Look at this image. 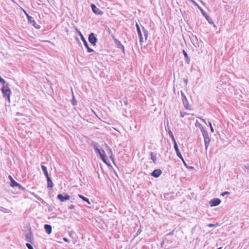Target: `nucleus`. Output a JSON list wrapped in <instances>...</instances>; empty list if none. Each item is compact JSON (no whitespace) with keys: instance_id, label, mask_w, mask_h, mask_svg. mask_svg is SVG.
Instances as JSON below:
<instances>
[{"instance_id":"f8f14e48","label":"nucleus","mask_w":249,"mask_h":249,"mask_svg":"<svg viewBox=\"0 0 249 249\" xmlns=\"http://www.w3.org/2000/svg\"><path fill=\"white\" fill-rule=\"evenodd\" d=\"M174 148L175 149V151L176 152L177 156L179 158H181V153H180V152L179 151V150L178 149V146L177 143L176 141H175Z\"/></svg>"},{"instance_id":"9d476101","label":"nucleus","mask_w":249,"mask_h":249,"mask_svg":"<svg viewBox=\"0 0 249 249\" xmlns=\"http://www.w3.org/2000/svg\"><path fill=\"white\" fill-rule=\"evenodd\" d=\"M203 137H204V139L205 148H206V149L207 150L209 146V143L210 142V139L209 137L208 134L207 133L203 134Z\"/></svg>"},{"instance_id":"412c9836","label":"nucleus","mask_w":249,"mask_h":249,"mask_svg":"<svg viewBox=\"0 0 249 249\" xmlns=\"http://www.w3.org/2000/svg\"><path fill=\"white\" fill-rule=\"evenodd\" d=\"M84 45L85 46V47L87 48L88 49V52L89 53H90V52H92L93 51V50L91 49H90L89 47V45L88 44V43L86 42V41H85L84 42Z\"/></svg>"},{"instance_id":"cd10ccee","label":"nucleus","mask_w":249,"mask_h":249,"mask_svg":"<svg viewBox=\"0 0 249 249\" xmlns=\"http://www.w3.org/2000/svg\"><path fill=\"white\" fill-rule=\"evenodd\" d=\"M151 159L154 162H156V158L155 157H152V156L151 157Z\"/></svg>"},{"instance_id":"1a4fd4ad","label":"nucleus","mask_w":249,"mask_h":249,"mask_svg":"<svg viewBox=\"0 0 249 249\" xmlns=\"http://www.w3.org/2000/svg\"><path fill=\"white\" fill-rule=\"evenodd\" d=\"M221 202V200L219 198H214L210 201V205L211 207L218 205Z\"/></svg>"},{"instance_id":"4c0bfd02","label":"nucleus","mask_w":249,"mask_h":249,"mask_svg":"<svg viewBox=\"0 0 249 249\" xmlns=\"http://www.w3.org/2000/svg\"><path fill=\"white\" fill-rule=\"evenodd\" d=\"M209 126H210V127L212 126V124L211 123H209Z\"/></svg>"},{"instance_id":"473e14b6","label":"nucleus","mask_w":249,"mask_h":249,"mask_svg":"<svg viewBox=\"0 0 249 249\" xmlns=\"http://www.w3.org/2000/svg\"><path fill=\"white\" fill-rule=\"evenodd\" d=\"M183 164L186 167H188V165H187V164L186 163L185 161H183Z\"/></svg>"},{"instance_id":"5701e85b","label":"nucleus","mask_w":249,"mask_h":249,"mask_svg":"<svg viewBox=\"0 0 249 249\" xmlns=\"http://www.w3.org/2000/svg\"><path fill=\"white\" fill-rule=\"evenodd\" d=\"M191 115L192 116H194V114H190L189 113H187L185 112H180V116L182 118L185 117V116H186V115Z\"/></svg>"},{"instance_id":"a211bd4d","label":"nucleus","mask_w":249,"mask_h":249,"mask_svg":"<svg viewBox=\"0 0 249 249\" xmlns=\"http://www.w3.org/2000/svg\"><path fill=\"white\" fill-rule=\"evenodd\" d=\"M78 196L79 198L82 199L83 201L87 202L89 204H90V202L89 200V199L86 197L84 196H83L81 195H78Z\"/></svg>"},{"instance_id":"7ed1b4c3","label":"nucleus","mask_w":249,"mask_h":249,"mask_svg":"<svg viewBox=\"0 0 249 249\" xmlns=\"http://www.w3.org/2000/svg\"><path fill=\"white\" fill-rule=\"evenodd\" d=\"M8 178L10 180V186L12 187H18L20 189L22 188V186L17 182H16L12 178V177L11 175H9L8 176Z\"/></svg>"},{"instance_id":"4be33fe9","label":"nucleus","mask_w":249,"mask_h":249,"mask_svg":"<svg viewBox=\"0 0 249 249\" xmlns=\"http://www.w3.org/2000/svg\"><path fill=\"white\" fill-rule=\"evenodd\" d=\"M200 10L201 11L203 16L205 17V18L209 21L210 18L209 16L206 13H205L202 9H200Z\"/></svg>"},{"instance_id":"6ab92c4d","label":"nucleus","mask_w":249,"mask_h":249,"mask_svg":"<svg viewBox=\"0 0 249 249\" xmlns=\"http://www.w3.org/2000/svg\"><path fill=\"white\" fill-rule=\"evenodd\" d=\"M183 53L186 58V61L187 63H189L190 62V58L188 56L187 53L185 51V50H183Z\"/></svg>"},{"instance_id":"6e6552de","label":"nucleus","mask_w":249,"mask_h":249,"mask_svg":"<svg viewBox=\"0 0 249 249\" xmlns=\"http://www.w3.org/2000/svg\"><path fill=\"white\" fill-rule=\"evenodd\" d=\"M89 40L90 43H91L93 45H95L97 41V38L95 36L93 33H91L89 35Z\"/></svg>"},{"instance_id":"c85d7f7f","label":"nucleus","mask_w":249,"mask_h":249,"mask_svg":"<svg viewBox=\"0 0 249 249\" xmlns=\"http://www.w3.org/2000/svg\"><path fill=\"white\" fill-rule=\"evenodd\" d=\"M171 138H172L173 141L174 142V143H175V141H176V140H175V138L172 134H171Z\"/></svg>"},{"instance_id":"ea45409f","label":"nucleus","mask_w":249,"mask_h":249,"mask_svg":"<svg viewBox=\"0 0 249 249\" xmlns=\"http://www.w3.org/2000/svg\"><path fill=\"white\" fill-rule=\"evenodd\" d=\"M222 249V248L220 247V248H218L217 249Z\"/></svg>"},{"instance_id":"f704fd0d","label":"nucleus","mask_w":249,"mask_h":249,"mask_svg":"<svg viewBox=\"0 0 249 249\" xmlns=\"http://www.w3.org/2000/svg\"><path fill=\"white\" fill-rule=\"evenodd\" d=\"M179 158L181 160H182V161L183 162V161H185V160H184V159H183V157H182V156H181V158Z\"/></svg>"},{"instance_id":"bb28decb","label":"nucleus","mask_w":249,"mask_h":249,"mask_svg":"<svg viewBox=\"0 0 249 249\" xmlns=\"http://www.w3.org/2000/svg\"><path fill=\"white\" fill-rule=\"evenodd\" d=\"M229 194H230V192H223V193L221 194V196H224L226 195H229Z\"/></svg>"},{"instance_id":"f257e3e1","label":"nucleus","mask_w":249,"mask_h":249,"mask_svg":"<svg viewBox=\"0 0 249 249\" xmlns=\"http://www.w3.org/2000/svg\"><path fill=\"white\" fill-rule=\"evenodd\" d=\"M1 92L4 98H7L8 102H10V95L11 94V90L9 87L8 84L5 83L3 85L1 88Z\"/></svg>"},{"instance_id":"2f4dec72","label":"nucleus","mask_w":249,"mask_h":249,"mask_svg":"<svg viewBox=\"0 0 249 249\" xmlns=\"http://www.w3.org/2000/svg\"><path fill=\"white\" fill-rule=\"evenodd\" d=\"M74 205H71V206H70V209H73V208H74Z\"/></svg>"},{"instance_id":"9b49d317","label":"nucleus","mask_w":249,"mask_h":249,"mask_svg":"<svg viewBox=\"0 0 249 249\" xmlns=\"http://www.w3.org/2000/svg\"><path fill=\"white\" fill-rule=\"evenodd\" d=\"M162 172L161 170L160 169H156L153 171V172L152 173L151 175L155 177V178H158L160 177V176Z\"/></svg>"},{"instance_id":"39448f33","label":"nucleus","mask_w":249,"mask_h":249,"mask_svg":"<svg viewBox=\"0 0 249 249\" xmlns=\"http://www.w3.org/2000/svg\"><path fill=\"white\" fill-rule=\"evenodd\" d=\"M182 99L184 107L186 109H190V107L188 103L187 98L183 93H181Z\"/></svg>"},{"instance_id":"4468645a","label":"nucleus","mask_w":249,"mask_h":249,"mask_svg":"<svg viewBox=\"0 0 249 249\" xmlns=\"http://www.w3.org/2000/svg\"><path fill=\"white\" fill-rule=\"evenodd\" d=\"M46 178L47 179L48 187L52 188L53 187V182H52V181L51 180V178H50L49 176L48 177H46Z\"/></svg>"},{"instance_id":"dca6fc26","label":"nucleus","mask_w":249,"mask_h":249,"mask_svg":"<svg viewBox=\"0 0 249 249\" xmlns=\"http://www.w3.org/2000/svg\"><path fill=\"white\" fill-rule=\"evenodd\" d=\"M116 42L118 45V47L119 48H121L123 51V52L124 53L125 52V48L124 46L121 43L120 41L118 40H116Z\"/></svg>"},{"instance_id":"7c9ffc66","label":"nucleus","mask_w":249,"mask_h":249,"mask_svg":"<svg viewBox=\"0 0 249 249\" xmlns=\"http://www.w3.org/2000/svg\"><path fill=\"white\" fill-rule=\"evenodd\" d=\"M198 118H199L200 120H201L203 122H204V123H206V122H205V121L204 119H202V118H199V117H198Z\"/></svg>"},{"instance_id":"c9c22d12","label":"nucleus","mask_w":249,"mask_h":249,"mask_svg":"<svg viewBox=\"0 0 249 249\" xmlns=\"http://www.w3.org/2000/svg\"><path fill=\"white\" fill-rule=\"evenodd\" d=\"M63 240H64L65 241H66V242H67V241H68V239H67V238H63Z\"/></svg>"},{"instance_id":"e433bc0d","label":"nucleus","mask_w":249,"mask_h":249,"mask_svg":"<svg viewBox=\"0 0 249 249\" xmlns=\"http://www.w3.org/2000/svg\"><path fill=\"white\" fill-rule=\"evenodd\" d=\"M211 130L212 132L213 131V128L212 126H211Z\"/></svg>"},{"instance_id":"423d86ee","label":"nucleus","mask_w":249,"mask_h":249,"mask_svg":"<svg viewBox=\"0 0 249 249\" xmlns=\"http://www.w3.org/2000/svg\"><path fill=\"white\" fill-rule=\"evenodd\" d=\"M96 150L98 153L100 154L102 160L107 164H108L105 152L104 151H101L99 149L96 148Z\"/></svg>"},{"instance_id":"aec40b11","label":"nucleus","mask_w":249,"mask_h":249,"mask_svg":"<svg viewBox=\"0 0 249 249\" xmlns=\"http://www.w3.org/2000/svg\"><path fill=\"white\" fill-rule=\"evenodd\" d=\"M195 125L196 127L199 128V129L201 131H202V130L203 129V127L197 121H196V122L195 123Z\"/></svg>"},{"instance_id":"f03ea898","label":"nucleus","mask_w":249,"mask_h":249,"mask_svg":"<svg viewBox=\"0 0 249 249\" xmlns=\"http://www.w3.org/2000/svg\"><path fill=\"white\" fill-rule=\"evenodd\" d=\"M23 11L27 16L29 23H31L35 28L37 29H40V26L36 23L33 18L29 15L25 10H23Z\"/></svg>"},{"instance_id":"a878e982","label":"nucleus","mask_w":249,"mask_h":249,"mask_svg":"<svg viewBox=\"0 0 249 249\" xmlns=\"http://www.w3.org/2000/svg\"><path fill=\"white\" fill-rule=\"evenodd\" d=\"M0 83H2L3 85L6 83L5 81L2 78H1L0 76Z\"/></svg>"},{"instance_id":"58836bf2","label":"nucleus","mask_w":249,"mask_h":249,"mask_svg":"<svg viewBox=\"0 0 249 249\" xmlns=\"http://www.w3.org/2000/svg\"><path fill=\"white\" fill-rule=\"evenodd\" d=\"M43 42H49L47 40H46V41H43Z\"/></svg>"},{"instance_id":"2eb2a0df","label":"nucleus","mask_w":249,"mask_h":249,"mask_svg":"<svg viewBox=\"0 0 249 249\" xmlns=\"http://www.w3.org/2000/svg\"><path fill=\"white\" fill-rule=\"evenodd\" d=\"M136 26L137 27V30L139 36L140 37V42H141L142 39V32L140 30V28L137 23H136Z\"/></svg>"},{"instance_id":"393cba45","label":"nucleus","mask_w":249,"mask_h":249,"mask_svg":"<svg viewBox=\"0 0 249 249\" xmlns=\"http://www.w3.org/2000/svg\"><path fill=\"white\" fill-rule=\"evenodd\" d=\"M26 245L27 247L28 248V249H34L33 247L30 244L26 243Z\"/></svg>"},{"instance_id":"ddd939ff","label":"nucleus","mask_w":249,"mask_h":249,"mask_svg":"<svg viewBox=\"0 0 249 249\" xmlns=\"http://www.w3.org/2000/svg\"><path fill=\"white\" fill-rule=\"evenodd\" d=\"M44 229L46 231V232L48 234H50L52 232V226L50 225L46 224L44 226Z\"/></svg>"},{"instance_id":"72a5a7b5","label":"nucleus","mask_w":249,"mask_h":249,"mask_svg":"<svg viewBox=\"0 0 249 249\" xmlns=\"http://www.w3.org/2000/svg\"><path fill=\"white\" fill-rule=\"evenodd\" d=\"M173 234H174L173 232H171L168 233V235H173Z\"/></svg>"},{"instance_id":"c756f323","label":"nucleus","mask_w":249,"mask_h":249,"mask_svg":"<svg viewBox=\"0 0 249 249\" xmlns=\"http://www.w3.org/2000/svg\"><path fill=\"white\" fill-rule=\"evenodd\" d=\"M208 226H209V227H214V226H215V225L213 224H209L208 225Z\"/></svg>"},{"instance_id":"0eeeda50","label":"nucleus","mask_w":249,"mask_h":249,"mask_svg":"<svg viewBox=\"0 0 249 249\" xmlns=\"http://www.w3.org/2000/svg\"><path fill=\"white\" fill-rule=\"evenodd\" d=\"M92 11L97 15H102L103 12L98 7H97L94 4L91 5Z\"/></svg>"},{"instance_id":"b1692460","label":"nucleus","mask_w":249,"mask_h":249,"mask_svg":"<svg viewBox=\"0 0 249 249\" xmlns=\"http://www.w3.org/2000/svg\"><path fill=\"white\" fill-rule=\"evenodd\" d=\"M189 1H191L193 4H194L195 5L197 6V7L200 10V9H201L199 6L197 4V3L194 1V0H188Z\"/></svg>"},{"instance_id":"20e7f679","label":"nucleus","mask_w":249,"mask_h":249,"mask_svg":"<svg viewBox=\"0 0 249 249\" xmlns=\"http://www.w3.org/2000/svg\"><path fill=\"white\" fill-rule=\"evenodd\" d=\"M57 198L61 202H64L66 200H69L70 198V196L67 194H65L64 196H63L62 194H59L57 195Z\"/></svg>"},{"instance_id":"f3484780","label":"nucleus","mask_w":249,"mask_h":249,"mask_svg":"<svg viewBox=\"0 0 249 249\" xmlns=\"http://www.w3.org/2000/svg\"><path fill=\"white\" fill-rule=\"evenodd\" d=\"M41 168L42 169V170L43 171V172L46 176V177H49V174L48 173L47 168L46 166H45L43 165H41Z\"/></svg>"}]
</instances>
